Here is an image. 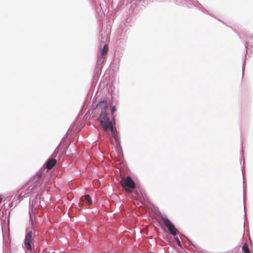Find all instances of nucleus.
Masks as SVG:
<instances>
[{"label":"nucleus","instance_id":"4","mask_svg":"<svg viewBox=\"0 0 253 253\" xmlns=\"http://www.w3.org/2000/svg\"><path fill=\"white\" fill-rule=\"evenodd\" d=\"M32 240V232H29L26 236L24 243L26 248L29 251L32 250L31 242Z\"/></svg>","mask_w":253,"mask_h":253},{"label":"nucleus","instance_id":"6","mask_svg":"<svg viewBox=\"0 0 253 253\" xmlns=\"http://www.w3.org/2000/svg\"><path fill=\"white\" fill-rule=\"evenodd\" d=\"M57 161L55 159H49L45 164V166L47 170H50L56 164Z\"/></svg>","mask_w":253,"mask_h":253},{"label":"nucleus","instance_id":"8","mask_svg":"<svg viewBox=\"0 0 253 253\" xmlns=\"http://www.w3.org/2000/svg\"><path fill=\"white\" fill-rule=\"evenodd\" d=\"M242 250L244 253H251L247 243H245L242 247Z\"/></svg>","mask_w":253,"mask_h":253},{"label":"nucleus","instance_id":"10","mask_svg":"<svg viewBox=\"0 0 253 253\" xmlns=\"http://www.w3.org/2000/svg\"><path fill=\"white\" fill-rule=\"evenodd\" d=\"M84 199L86 200L89 205H91L92 203L91 198L89 195H86L84 196Z\"/></svg>","mask_w":253,"mask_h":253},{"label":"nucleus","instance_id":"5","mask_svg":"<svg viewBox=\"0 0 253 253\" xmlns=\"http://www.w3.org/2000/svg\"><path fill=\"white\" fill-rule=\"evenodd\" d=\"M108 50V45L107 44H105L103 48L101 50V58L99 59V62H103L104 59L106 56L107 51Z\"/></svg>","mask_w":253,"mask_h":253},{"label":"nucleus","instance_id":"2","mask_svg":"<svg viewBox=\"0 0 253 253\" xmlns=\"http://www.w3.org/2000/svg\"><path fill=\"white\" fill-rule=\"evenodd\" d=\"M120 182L123 187L125 188L126 191L135 188V184L129 176H127L126 178H121Z\"/></svg>","mask_w":253,"mask_h":253},{"label":"nucleus","instance_id":"12","mask_svg":"<svg viewBox=\"0 0 253 253\" xmlns=\"http://www.w3.org/2000/svg\"><path fill=\"white\" fill-rule=\"evenodd\" d=\"M175 240H176V242L177 244L179 246L181 247V243H180V240H179V239H178V238H175Z\"/></svg>","mask_w":253,"mask_h":253},{"label":"nucleus","instance_id":"1","mask_svg":"<svg viewBox=\"0 0 253 253\" xmlns=\"http://www.w3.org/2000/svg\"><path fill=\"white\" fill-rule=\"evenodd\" d=\"M104 104L103 110H102L98 117V121L100 122L101 127L103 129H107L111 125L115 124V119L109 114L107 112L108 104L106 102H103Z\"/></svg>","mask_w":253,"mask_h":253},{"label":"nucleus","instance_id":"7","mask_svg":"<svg viewBox=\"0 0 253 253\" xmlns=\"http://www.w3.org/2000/svg\"><path fill=\"white\" fill-rule=\"evenodd\" d=\"M114 124H111V126H109L107 129H103V130L105 131H107L108 130H111L112 136L115 139H117V137L118 132H117V130L115 129H114L113 126V125H114Z\"/></svg>","mask_w":253,"mask_h":253},{"label":"nucleus","instance_id":"3","mask_svg":"<svg viewBox=\"0 0 253 253\" xmlns=\"http://www.w3.org/2000/svg\"><path fill=\"white\" fill-rule=\"evenodd\" d=\"M162 220L170 234L174 236L176 235L177 234V231L171 222L166 217H162Z\"/></svg>","mask_w":253,"mask_h":253},{"label":"nucleus","instance_id":"9","mask_svg":"<svg viewBox=\"0 0 253 253\" xmlns=\"http://www.w3.org/2000/svg\"><path fill=\"white\" fill-rule=\"evenodd\" d=\"M116 111V108L115 106H112L111 107V114L110 115L112 118H114L115 119V117L116 116L115 115H114V113H115Z\"/></svg>","mask_w":253,"mask_h":253},{"label":"nucleus","instance_id":"13","mask_svg":"<svg viewBox=\"0 0 253 253\" xmlns=\"http://www.w3.org/2000/svg\"><path fill=\"white\" fill-rule=\"evenodd\" d=\"M34 187V186H32V187L30 188L31 186H30V187H29V189H30V190H32L33 189Z\"/></svg>","mask_w":253,"mask_h":253},{"label":"nucleus","instance_id":"11","mask_svg":"<svg viewBox=\"0 0 253 253\" xmlns=\"http://www.w3.org/2000/svg\"><path fill=\"white\" fill-rule=\"evenodd\" d=\"M42 176V172H38L37 174L36 175L35 177H36L38 179L41 178Z\"/></svg>","mask_w":253,"mask_h":253}]
</instances>
